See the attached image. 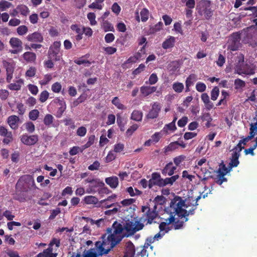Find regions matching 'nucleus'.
Masks as SVG:
<instances>
[{"label": "nucleus", "mask_w": 257, "mask_h": 257, "mask_svg": "<svg viewBox=\"0 0 257 257\" xmlns=\"http://www.w3.org/2000/svg\"><path fill=\"white\" fill-rule=\"evenodd\" d=\"M95 137L94 135H91L88 138L87 142L83 146L84 149L88 148L92 145L95 142Z\"/></svg>", "instance_id": "63"}, {"label": "nucleus", "mask_w": 257, "mask_h": 257, "mask_svg": "<svg viewBox=\"0 0 257 257\" xmlns=\"http://www.w3.org/2000/svg\"><path fill=\"white\" fill-rule=\"evenodd\" d=\"M202 101L204 103L205 106L207 110H210L213 107V103L209 100V97L207 93H204L201 95Z\"/></svg>", "instance_id": "22"}, {"label": "nucleus", "mask_w": 257, "mask_h": 257, "mask_svg": "<svg viewBox=\"0 0 257 257\" xmlns=\"http://www.w3.org/2000/svg\"><path fill=\"white\" fill-rule=\"evenodd\" d=\"M58 103L60 106L58 108V110L56 112V116L57 118H60L62 116L63 112L65 110L66 106L65 101L59 99Z\"/></svg>", "instance_id": "31"}, {"label": "nucleus", "mask_w": 257, "mask_h": 257, "mask_svg": "<svg viewBox=\"0 0 257 257\" xmlns=\"http://www.w3.org/2000/svg\"><path fill=\"white\" fill-rule=\"evenodd\" d=\"M10 44L14 48V50H10L12 54H18L23 50V42L18 38L13 37L10 40Z\"/></svg>", "instance_id": "12"}, {"label": "nucleus", "mask_w": 257, "mask_h": 257, "mask_svg": "<svg viewBox=\"0 0 257 257\" xmlns=\"http://www.w3.org/2000/svg\"><path fill=\"white\" fill-rule=\"evenodd\" d=\"M240 154L236 151H234L232 154L231 158L230 159V162L229 164L228 167L230 169H232L233 167H236L239 162L238 158Z\"/></svg>", "instance_id": "21"}, {"label": "nucleus", "mask_w": 257, "mask_h": 257, "mask_svg": "<svg viewBox=\"0 0 257 257\" xmlns=\"http://www.w3.org/2000/svg\"><path fill=\"white\" fill-rule=\"evenodd\" d=\"M71 30L75 32L77 34H83L85 32V28L83 27V29H81L79 26L77 24L72 25L70 27Z\"/></svg>", "instance_id": "48"}, {"label": "nucleus", "mask_w": 257, "mask_h": 257, "mask_svg": "<svg viewBox=\"0 0 257 257\" xmlns=\"http://www.w3.org/2000/svg\"><path fill=\"white\" fill-rule=\"evenodd\" d=\"M12 6V4L8 1L3 0L0 2V11H4L6 9L9 8Z\"/></svg>", "instance_id": "57"}, {"label": "nucleus", "mask_w": 257, "mask_h": 257, "mask_svg": "<svg viewBox=\"0 0 257 257\" xmlns=\"http://www.w3.org/2000/svg\"><path fill=\"white\" fill-rule=\"evenodd\" d=\"M177 167L173 166V163L170 162L167 163L162 170V174L164 175L172 176L174 174Z\"/></svg>", "instance_id": "18"}, {"label": "nucleus", "mask_w": 257, "mask_h": 257, "mask_svg": "<svg viewBox=\"0 0 257 257\" xmlns=\"http://www.w3.org/2000/svg\"><path fill=\"white\" fill-rule=\"evenodd\" d=\"M211 1L209 0H200L196 6L198 12H203L206 19L209 20L213 15V11L210 8Z\"/></svg>", "instance_id": "5"}, {"label": "nucleus", "mask_w": 257, "mask_h": 257, "mask_svg": "<svg viewBox=\"0 0 257 257\" xmlns=\"http://www.w3.org/2000/svg\"><path fill=\"white\" fill-rule=\"evenodd\" d=\"M171 177L166 178L165 179H163L162 181V187L166 186L167 185H172L174 182L176 181L179 178V176L178 175H175L174 176H171Z\"/></svg>", "instance_id": "27"}, {"label": "nucleus", "mask_w": 257, "mask_h": 257, "mask_svg": "<svg viewBox=\"0 0 257 257\" xmlns=\"http://www.w3.org/2000/svg\"><path fill=\"white\" fill-rule=\"evenodd\" d=\"M197 80L196 75L194 74H190L186 79L185 81V84L192 85L193 84L194 82Z\"/></svg>", "instance_id": "53"}, {"label": "nucleus", "mask_w": 257, "mask_h": 257, "mask_svg": "<svg viewBox=\"0 0 257 257\" xmlns=\"http://www.w3.org/2000/svg\"><path fill=\"white\" fill-rule=\"evenodd\" d=\"M161 110V106L158 102H155L152 105V108L147 114L146 117L148 119H154L158 117L159 113Z\"/></svg>", "instance_id": "15"}, {"label": "nucleus", "mask_w": 257, "mask_h": 257, "mask_svg": "<svg viewBox=\"0 0 257 257\" xmlns=\"http://www.w3.org/2000/svg\"><path fill=\"white\" fill-rule=\"evenodd\" d=\"M21 142L27 146H33L37 143L39 137L37 135H28L25 134L20 137Z\"/></svg>", "instance_id": "13"}, {"label": "nucleus", "mask_w": 257, "mask_h": 257, "mask_svg": "<svg viewBox=\"0 0 257 257\" xmlns=\"http://www.w3.org/2000/svg\"><path fill=\"white\" fill-rule=\"evenodd\" d=\"M170 207L173 210V212L175 213L178 218H188L189 215H194L195 210L196 209V206L193 207L191 209L187 211L186 209L183 208L185 207L187 208L188 205L185 204V200H183L181 197L176 196L171 200L170 202Z\"/></svg>", "instance_id": "2"}, {"label": "nucleus", "mask_w": 257, "mask_h": 257, "mask_svg": "<svg viewBox=\"0 0 257 257\" xmlns=\"http://www.w3.org/2000/svg\"><path fill=\"white\" fill-rule=\"evenodd\" d=\"M57 253L51 254L49 253L47 250L44 249L43 252L39 253L37 255V257H56Z\"/></svg>", "instance_id": "62"}, {"label": "nucleus", "mask_w": 257, "mask_h": 257, "mask_svg": "<svg viewBox=\"0 0 257 257\" xmlns=\"http://www.w3.org/2000/svg\"><path fill=\"white\" fill-rule=\"evenodd\" d=\"M235 73L239 75H251L253 74L254 72V70L252 69L249 65L244 64V61L243 60L235 66Z\"/></svg>", "instance_id": "10"}, {"label": "nucleus", "mask_w": 257, "mask_h": 257, "mask_svg": "<svg viewBox=\"0 0 257 257\" xmlns=\"http://www.w3.org/2000/svg\"><path fill=\"white\" fill-rule=\"evenodd\" d=\"M219 94V89L218 87L215 86L211 91V99L212 100H216Z\"/></svg>", "instance_id": "50"}, {"label": "nucleus", "mask_w": 257, "mask_h": 257, "mask_svg": "<svg viewBox=\"0 0 257 257\" xmlns=\"http://www.w3.org/2000/svg\"><path fill=\"white\" fill-rule=\"evenodd\" d=\"M172 88L177 93H181L183 91L184 86L182 83L176 82L172 84Z\"/></svg>", "instance_id": "39"}, {"label": "nucleus", "mask_w": 257, "mask_h": 257, "mask_svg": "<svg viewBox=\"0 0 257 257\" xmlns=\"http://www.w3.org/2000/svg\"><path fill=\"white\" fill-rule=\"evenodd\" d=\"M245 83L242 80L237 78L234 80V88L235 89H241L245 87Z\"/></svg>", "instance_id": "45"}, {"label": "nucleus", "mask_w": 257, "mask_h": 257, "mask_svg": "<svg viewBox=\"0 0 257 257\" xmlns=\"http://www.w3.org/2000/svg\"><path fill=\"white\" fill-rule=\"evenodd\" d=\"M149 10L147 8H143L140 12L141 21L143 22H146L149 19Z\"/></svg>", "instance_id": "43"}, {"label": "nucleus", "mask_w": 257, "mask_h": 257, "mask_svg": "<svg viewBox=\"0 0 257 257\" xmlns=\"http://www.w3.org/2000/svg\"><path fill=\"white\" fill-rule=\"evenodd\" d=\"M84 201L87 204H96L98 202V199L93 196H87L84 198Z\"/></svg>", "instance_id": "41"}, {"label": "nucleus", "mask_w": 257, "mask_h": 257, "mask_svg": "<svg viewBox=\"0 0 257 257\" xmlns=\"http://www.w3.org/2000/svg\"><path fill=\"white\" fill-rule=\"evenodd\" d=\"M124 226V230H125L130 234H134L135 232L134 228V222L132 221H128L126 222Z\"/></svg>", "instance_id": "35"}, {"label": "nucleus", "mask_w": 257, "mask_h": 257, "mask_svg": "<svg viewBox=\"0 0 257 257\" xmlns=\"http://www.w3.org/2000/svg\"><path fill=\"white\" fill-rule=\"evenodd\" d=\"M136 251L137 253L135 254V257H148V253H147V250L142 247V245L137 246L136 248Z\"/></svg>", "instance_id": "34"}, {"label": "nucleus", "mask_w": 257, "mask_h": 257, "mask_svg": "<svg viewBox=\"0 0 257 257\" xmlns=\"http://www.w3.org/2000/svg\"><path fill=\"white\" fill-rule=\"evenodd\" d=\"M87 19L90 21V24L91 26H94L96 25L97 22L95 20L96 16L94 13H89L87 15Z\"/></svg>", "instance_id": "54"}, {"label": "nucleus", "mask_w": 257, "mask_h": 257, "mask_svg": "<svg viewBox=\"0 0 257 257\" xmlns=\"http://www.w3.org/2000/svg\"><path fill=\"white\" fill-rule=\"evenodd\" d=\"M54 120V117L50 114H46L43 120L44 123L45 125L50 126L52 124Z\"/></svg>", "instance_id": "44"}, {"label": "nucleus", "mask_w": 257, "mask_h": 257, "mask_svg": "<svg viewBox=\"0 0 257 257\" xmlns=\"http://www.w3.org/2000/svg\"><path fill=\"white\" fill-rule=\"evenodd\" d=\"M156 210V205H154L153 209H151L148 206H143L141 210L144 214L140 218V220L143 222L147 221L146 224H152L154 220L158 216V213ZM154 222H156L154 221Z\"/></svg>", "instance_id": "4"}, {"label": "nucleus", "mask_w": 257, "mask_h": 257, "mask_svg": "<svg viewBox=\"0 0 257 257\" xmlns=\"http://www.w3.org/2000/svg\"><path fill=\"white\" fill-rule=\"evenodd\" d=\"M24 125L27 131L29 133H33L35 130L34 124L32 121H28L24 123Z\"/></svg>", "instance_id": "46"}, {"label": "nucleus", "mask_w": 257, "mask_h": 257, "mask_svg": "<svg viewBox=\"0 0 257 257\" xmlns=\"http://www.w3.org/2000/svg\"><path fill=\"white\" fill-rule=\"evenodd\" d=\"M23 58L27 62H34L36 59V55L33 52H26L24 53Z\"/></svg>", "instance_id": "33"}, {"label": "nucleus", "mask_w": 257, "mask_h": 257, "mask_svg": "<svg viewBox=\"0 0 257 257\" xmlns=\"http://www.w3.org/2000/svg\"><path fill=\"white\" fill-rule=\"evenodd\" d=\"M84 182L85 183H89L86 190V192L88 193H94L96 192V188L104 186V183L98 179L88 178L84 180Z\"/></svg>", "instance_id": "9"}, {"label": "nucleus", "mask_w": 257, "mask_h": 257, "mask_svg": "<svg viewBox=\"0 0 257 257\" xmlns=\"http://www.w3.org/2000/svg\"><path fill=\"white\" fill-rule=\"evenodd\" d=\"M136 248L133 242L127 241L125 244L124 254L123 257H135Z\"/></svg>", "instance_id": "16"}, {"label": "nucleus", "mask_w": 257, "mask_h": 257, "mask_svg": "<svg viewBox=\"0 0 257 257\" xmlns=\"http://www.w3.org/2000/svg\"><path fill=\"white\" fill-rule=\"evenodd\" d=\"M242 33L239 32L233 33L230 37V43L229 44V48L232 51L237 50L240 45V41L241 40Z\"/></svg>", "instance_id": "11"}, {"label": "nucleus", "mask_w": 257, "mask_h": 257, "mask_svg": "<svg viewBox=\"0 0 257 257\" xmlns=\"http://www.w3.org/2000/svg\"><path fill=\"white\" fill-rule=\"evenodd\" d=\"M175 42V39L173 36H170V37L166 40L162 44V47L164 49H167L173 47L174 46Z\"/></svg>", "instance_id": "29"}, {"label": "nucleus", "mask_w": 257, "mask_h": 257, "mask_svg": "<svg viewBox=\"0 0 257 257\" xmlns=\"http://www.w3.org/2000/svg\"><path fill=\"white\" fill-rule=\"evenodd\" d=\"M249 128V135L248 136L251 139L254 138L255 135L257 134V122L254 123V124L251 123L250 124Z\"/></svg>", "instance_id": "42"}, {"label": "nucleus", "mask_w": 257, "mask_h": 257, "mask_svg": "<svg viewBox=\"0 0 257 257\" xmlns=\"http://www.w3.org/2000/svg\"><path fill=\"white\" fill-rule=\"evenodd\" d=\"M143 113L141 110H134L131 114V119L136 121L142 120Z\"/></svg>", "instance_id": "30"}, {"label": "nucleus", "mask_w": 257, "mask_h": 257, "mask_svg": "<svg viewBox=\"0 0 257 257\" xmlns=\"http://www.w3.org/2000/svg\"><path fill=\"white\" fill-rule=\"evenodd\" d=\"M17 9L19 13L25 16H27L30 12L28 8L24 5L18 6L17 7Z\"/></svg>", "instance_id": "38"}, {"label": "nucleus", "mask_w": 257, "mask_h": 257, "mask_svg": "<svg viewBox=\"0 0 257 257\" xmlns=\"http://www.w3.org/2000/svg\"><path fill=\"white\" fill-rule=\"evenodd\" d=\"M188 218H175L174 222L172 223V228L175 230H179L183 228L184 224L185 222L188 220Z\"/></svg>", "instance_id": "19"}, {"label": "nucleus", "mask_w": 257, "mask_h": 257, "mask_svg": "<svg viewBox=\"0 0 257 257\" xmlns=\"http://www.w3.org/2000/svg\"><path fill=\"white\" fill-rule=\"evenodd\" d=\"M52 79V75L50 74H46L44 78L39 81V83L41 85H47Z\"/></svg>", "instance_id": "52"}, {"label": "nucleus", "mask_w": 257, "mask_h": 257, "mask_svg": "<svg viewBox=\"0 0 257 257\" xmlns=\"http://www.w3.org/2000/svg\"><path fill=\"white\" fill-rule=\"evenodd\" d=\"M176 129L177 127L176 126L175 123H174V121H172L171 122L165 125L163 128V131L166 133H167V130H169L172 132H174L175 130H176Z\"/></svg>", "instance_id": "47"}, {"label": "nucleus", "mask_w": 257, "mask_h": 257, "mask_svg": "<svg viewBox=\"0 0 257 257\" xmlns=\"http://www.w3.org/2000/svg\"><path fill=\"white\" fill-rule=\"evenodd\" d=\"M101 28L104 32L111 31L114 32L115 31L113 26L107 20H103L101 24Z\"/></svg>", "instance_id": "32"}, {"label": "nucleus", "mask_w": 257, "mask_h": 257, "mask_svg": "<svg viewBox=\"0 0 257 257\" xmlns=\"http://www.w3.org/2000/svg\"><path fill=\"white\" fill-rule=\"evenodd\" d=\"M60 46L61 43L60 41L54 42L53 45L50 46L48 52V56L50 59L56 61L60 60L61 56L59 55Z\"/></svg>", "instance_id": "8"}, {"label": "nucleus", "mask_w": 257, "mask_h": 257, "mask_svg": "<svg viewBox=\"0 0 257 257\" xmlns=\"http://www.w3.org/2000/svg\"><path fill=\"white\" fill-rule=\"evenodd\" d=\"M186 157L185 156L181 155L175 157L173 159V161L176 166H178L183 161L186 159Z\"/></svg>", "instance_id": "59"}, {"label": "nucleus", "mask_w": 257, "mask_h": 257, "mask_svg": "<svg viewBox=\"0 0 257 257\" xmlns=\"http://www.w3.org/2000/svg\"><path fill=\"white\" fill-rule=\"evenodd\" d=\"M35 185V181L32 176L25 175L21 176L16 185L17 193L27 192L30 189V186Z\"/></svg>", "instance_id": "3"}, {"label": "nucleus", "mask_w": 257, "mask_h": 257, "mask_svg": "<svg viewBox=\"0 0 257 257\" xmlns=\"http://www.w3.org/2000/svg\"><path fill=\"white\" fill-rule=\"evenodd\" d=\"M28 31V27L25 25H21L17 28V33L21 36L24 35Z\"/></svg>", "instance_id": "55"}, {"label": "nucleus", "mask_w": 257, "mask_h": 257, "mask_svg": "<svg viewBox=\"0 0 257 257\" xmlns=\"http://www.w3.org/2000/svg\"><path fill=\"white\" fill-rule=\"evenodd\" d=\"M218 175L216 181V183L219 185H221L223 182L226 181L227 179L224 177V176L227 173V172H223L221 170V168H219L217 171Z\"/></svg>", "instance_id": "28"}, {"label": "nucleus", "mask_w": 257, "mask_h": 257, "mask_svg": "<svg viewBox=\"0 0 257 257\" xmlns=\"http://www.w3.org/2000/svg\"><path fill=\"white\" fill-rule=\"evenodd\" d=\"M105 183L111 188H116L118 185V179L116 176H111L106 178Z\"/></svg>", "instance_id": "24"}, {"label": "nucleus", "mask_w": 257, "mask_h": 257, "mask_svg": "<svg viewBox=\"0 0 257 257\" xmlns=\"http://www.w3.org/2000/svg\"><path fill=\"white\" fill-rule=\"evenodd\" d=\"M26 39L29 42L35 43H42L44 40L43 35L41 33L38 32H35L32 34H29L27 36Z\"/></svg>", "instance_id": "17"}, {"label": "nucleus", "mask_w": 257, "mask_h": 257, "mask_svg": "<svg viewBox=\"0 0 257 257\" xmlns=\"http://www.w3.org/2000/svg\"><path fill=\"white\" fill-rule=\"evenodd\" d=\"M49 96V93L47 90H44L42 91L39 95V101L44 103L45 102L48 98Z\"/></svg>", "instance_id": "49"}, {"label": "nucleus", "mask_w": 257, "mask_h": 257, "mask_svg": "<svg viewBox=\"0 0 257 257\" xmlns=\"http://www.w3.org/2000/svg\"><path fill=\"white\" fill-rule=\"evenodd\" d=\"M169 209L170 211L169 217L165 219L164 221L161 222L159 226V229L161 231H165V232H169L172 229V226H170L169 225L171 224H172L175 220V213L173 212V211L170 206L169 207Z\"/></svg>", "instance_id": "7"}, {"label": "nucleus", "mask_w": 257, "mask_h": 257, "mask_svg": "<svg viewBox=\"0 0 257 257\" xmlns=\"http://www.w3.org/2000/svg\"><path fill=\"white\" fill-rule=\"evenodd\" d=\"M111 103L118 109L123 110L126 107L120 102L119 98L117 96L114 97L111 101Z\"/></svg>", "instance_id": "37"}, {"label": "nucleus", "mask_w": 257, "mask_h": 257, "mask_svg": "<svg viewBox=\"0 0 257 257\" xmlns=\"http://www.w3.org/2000/svg\"><path fill=\"white\" fill-rule=\"evenodd\" d=\"M157 87L156 86H142L140 88V91L144 96H148L149 95L155 92L157 90Z\"/></svg>", "instance_id": "20"}, {"label": "nucleus", "mask_w": 257, "mask_h": 257, "mask_svg": "<svg viewBox=\"0 0 257 257\" xmlns=\"http://www.w3.org/2000/svg\"><path fill=\"white\" fill-rule=\"evenodd\" d=\"M19 121V117L15 115H11L8 118V122L10 127L13 130H16L18 128V123Z\"/></svg>", "instance_id": "26"}, {"label": "nucleus", "mask_w": 257, "mask_h": 257, "mask_svg": "<svg viewBox=\"0 0 257 257\" xmlns=\"http://www.w3.org/2000/svg\"><path fill=\"white\" fill-rule=\"evenodd\" d=\"M177 144H178V141L171 143L168 146L164 148V153H167L177 149Z\"/></svg>", "instance_id": "40"}, {"label": "nucleus", "mask_w": 257, "mask_h": 257, "mask_svg": "<svg viewBox=\"0 0 257 257\" xmlns=\"http://www.w3.org/2000/svg\"><path fill=\"white\" fill-rule=\"evenodd\" d=\"M24 84V80L19 79L15 83H10L8 85V88L11 90L19 91L21 90L22 85Z\"/></svg>", "instance_id": "25"}, {"label": "nucleus", "mask_w": 257, "mask_h": 257, "mask_svg": "<svg viewBox=\"0 0 257 257\" xmlns=\"http://www.w3.org/2000/svg\"><path fill=\"white\" fill-rule=\"evenodd\" d=\"M162 26L163 23L162 22H159L158 24L151 27L150 28V33H155L158 31H159L162 29Z\"/></svg>", "instance_id": "56"}, {"label": "nucleus", "mask_w": 257, "mask_h": 257, "mask_svg": "<svg viewBox=\"0 0 257 257\" xmlns=\"http://www.w3.org/2000/svg\"><path fill=\"white\" fill-rule=\"evenodd\" d=\"M124 148V145L122 143H119L114 145L113 152L115 153H120L123 151Z\"/></svg>", "instance_id": "64"}, {"label": "nucleus", "mask_w": 257, "mask_h": 257, "mask_svg": "<svg viewBox=\"0 0 257 257\" xmlns=\"http://www.w3.org/2000/svg\"><path fill=\"white\" fill-rule=\"evenodd\" d=\"M163 178L159 173L154 172L152 174L151 178L149 180L148 187L151 189L154 186L162 187Z\"/></svg>", "instance_id": "14"}, {"label": "nucleus", "mask_w": 257, "mask_h": 257, "mask_svg": "<svg viewBox=\"0 0 257 257\" xmlns=\"http://www.w3.org/2000/svg\"><path fill=\"white\" fill-rule=\"evenodd\" d=\"M124 230V226L119 222L115 221L111 227L106 230V233L102 235V241L95 242V246L99 255L108 252L122 240L123 236L121 235Z\"/></svg>", "instance_id": "1"}, {"label": "nucleus", "mask_w": 257, "mask_h": 257, "mask_svg": "<svg viewBox=\"0 0 257 257\" xmlns=\"http://www.w3.org/2000/svg\"><path fill=\"white\" fill-rule=\"evenodd\" d=\"M62 89V85L60 83L56 82L53 84L51 86V89L54 93H59Z\"/></svg>", "instance_id": "58"}, {"label": "nucleus", "mask_w": 257, "mask_h": 257, "mask_svg": "<svg viewBox=\"0 0 257 257\" xmlns=\"http://www.w3.org/2000/svg\"><path fill=\"white\" fill-rule=\"evenodd\" d=\"M39 111L37 109H33L30 111L29 117L32 120H36L39 116Z\"/></svg>", "instance_id": "51"}, {"label": "nucleus", "mask_w": 257, "mask_h": 257, "mask_svg": "<svg viewBox=\"0 0 257 257\" xmlns=\"http://www.w3.org/2000/svg\"><path fill=\"white\" fill-rule=\"evenodd\" d=\"M143 223L144 222H142L140 220V219L139 220L135 221V222H134V224L135 227L134 228L135 229V232L142 230L144 228V224Z\"/></svg>", "instance_id": "60"}, {"label": "nucleus", "mask_w": 257, "mask_h": 257, "mask_svg": "<svg viewBox=\"0 0 257 257\" xmlns=\"http://www.w3.org/2000/svg\"><path fill=\"white\" fill-rule=\"evenodd\" d=\"M165 202V197L163 196H156L154 201L153 203L154 205H156V207H157V205H162Z\"/></svg>", "instance_id": "61"}, {"label": "nucleus", "mask_w": 257, "mask_h": 257, "mask_svg": "<svg viewBox=\"0 0 257 257\" xmlns=\"http://www.w3.org/2000/svg\"><path fill=\"white\" fill-rule=\"evenodd\" d=\"M89 57V54H86L78 58L77 59H75L74 60V62L78 65H81L83 64L84 65V66L88 67L91 64V62L89 60L85 59V58H88Z\"/></svg>", "instance_id": "23"}, {"label": "nucleus", "mask_w": 257, "mask_h": 257, "mask_svg": "<svg viewBox=\"0 0 257 257\" xmlns=\"http://www.w3.org/2000/svg\"><path fill=\"white\" fill-rule=\"evenodd\" d=\"M3 65L6 69L7 73H14L15 65L13 62L4 61Z\"/></svg>", "instance_id": "36"}, {"label": "nucleus", "mask_w": 257, "mask_h": 257, "mask_svg": "<svg viewBox=\"0 0 257 257\" xmlns=\"http://www.w3.org/2000/svg\"><path fill=\"white\" fill-rule=\"evenodd\" d=\"M242 33L244 36L243 41L245 43H248L253 47L257 46V31L249 30L248 27L247 31H243Z\"/></svg>", "instance_id": "6"}]
</instances>
